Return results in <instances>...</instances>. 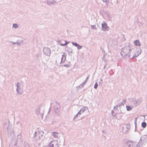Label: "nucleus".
I'll use <instances>...</instances> for the list:
<instances>
[{
    "label": "nucleus",
    "instance_id": "1",
    "mask_svg": "<svg viewBox=\"0 0 147 147\" xmlns=\"http://www.w3.org/2000/svg\"><path fill=\"white\" fill-rule=\"evenodd\" d=\"M134 50L132 49L129 45H126L121 49L120 54L125 59L127 57L128 58H130L133 55Z\"/></svg>",
    "mask_w": 147,
    "mask_h": 147
},
{
    "label": "nucleus",
    "instance_id": "2",
    "mask_svg": "<svg viewBox=\"0 0 147 147\" xmlns=\"http://www.w3.org/2000/svg\"><path fill=\"white\" fill-rule=\"evenodd\" d=\"M147 142V135H143L141 136L139 142L137 144V146L139 147H142Z\"/></svg>",
    "mask_w": 147,
    "mask_h": 147
},
{
    "label": "nucleus",
    "instance_id": "3",
    "mask_svg": "<svg viewBox=\"0 0 147 147\" xmlns=\"http://www.w3.org/2000/svg\"><path fill=\"white\" fill-rule=\"evenodd\" d=\"M20 85L21 84L19 82H18L17 83L16 91L17 94H22L24 92L22 89Z\"/></svg>",
    "mask_w": 147,
    "mask_h": 147
},
{
    "label": "nucleus",
    "instance_id": "4",
    "mask_svg": "<svg viewBox=\"0 0 147 147\" xmlns=\"http://www.w3.org/2000/svg\"><path fill=\"white\" fill-rule=\"evenodd\" d=\"M142 100V98H139L137 100H136L134 98L132 99V102L135 106L139 105L141 102Z\"/></svg>",
    "mask_w": 147,
    "mask_h": 147
},
{
    "label": "nucleus",
    "instance_id": "5",
    "mask_svg": "<svg viewBox=\"0 0 147 147\" xmlns=\"http://www.w3.org/2000/svg\"><path fill=\"white\" fill-rule=\"evenodd\" d=\"M125 147H139L137 146V144H135L134 143L130 141L126 142L125 143Z\"/></svg>",
    "mask_w": 147,
    "mask_h": 147
},
{
    "label": "nucleus",
    "instance_id": "6",
    "mask_svg": "<svg viewBox=\"0 0 147 147\" xmlns=\"http://www.w3.org/2000/svg\"><path fill=\"white\" fill-rule=\"evenodd\" d=\"M44 54L46 55L49 56H50L51 52V50L47 47H45L44 48L43 51Z\"/></svg>",
    "mask_w": 147,
    "mask_h": 147
},
{
    "label": "nucleus",
    "instance_id": "7",
    "mask_svg": "<svg viewBox=\"0 0 147 147\" xmlns=\"http://www.w3.org/2000/svg\"><path fill=\"white\" fill-rule=\"evenodd\" d=\"M55 113H58L60 111V106L57 102H55V105L54 107Z\"/></svg>",
    "mask_w": 147,
    "mask_h": 147
},
{
    "label": "nucleus",
    "instance_id": "8",
    "mask_svg": "<svg viewBox=\"0 0 147 147\" xmlns=\"http://www.w3.org/2000/svg\"><path fill=\"white\" fill-rule=\"evenodd\" d=\"M102 29L104 31H108L109 27L107 26V24L105 22L102 23Z\"/></svg>",
    "mask_w": 147,
    "mask_h": 147
},
{
    "label": "nucleus",
    "instance_id": "9",
    "mask_svg": "<svg viewBox=\"0 0 147 147\" xmlns=\"http://www.w3.org/2000/svg\"><path fill=\"white\" fill-rule=\"evenodd\" d=\"M88 110V107H83L78 112V114H79V115H81L83 113L84 111L86 110Z\"/></svg>",
    "mask_w": 147,
    "mask_h": 147
},
{
    "label": "nucleus",
    "instance_id": "10",
    "mask_svg": "<svg viewBox=\"0 0 147 147\" xmlns=\"http://www.w3.org/2000/svg\"><path fill=\"white\" fill-rule=\"evenodd\" d=\"M66 55L64 53L62 55V58H61V60L60 63H64L66 59Z\"/></svg>",
    "mask_w": 147,
    "mask_h": 147
},
{
    "label": "nucleus",
    "instance_id": "11",
    "mask_svg": "<svg viewBox=\"0 0 147 147\" xmlns=\"http://www.w3.org/2000/svg\"><path fill=\"white\" fill-rule=\"evenodd\" d=\"M44 132L43 131H40V132L38 131V135H39V138L41 139L43 137Z\"/></svg>",
    "mask_w": 147,
    "mask_h": 147
},
{
    "label": "nucleus",
    "instance_id": "12",
    "mask_svg": "<svg viewBox=\"0 0 147 147\" xmlns=\"http://www.w3.org/2000/svg\"><path fill=\"white\" fill-rule=\"evenodd\" d=\"M40 108H39L38 109H37L36 110H35V112H36V114L37 115H40L41 117L42 118H43V115H42V114H40Z\"/></svg>",
    "mask_w": 147,
    "mask_h": 147
},
{
    "label": "nucleus",
    "instance_id": "13",
    "mask_svg": "<svg viewBox=\"0 0 147 147\" xmlns=\"http://www.w3.org/2000/svg\"><path fill=\"white\" fill-rule=\"evenodd\" d=\"M7 130L8 132L11 133H12L13 131V129L12 127L10 125H9L7 127Z\"/></svg>",
    "mask_w": 147,
    "mask_h": 147
},
{
    "label": "nucleus",
    "instance_id": "14",
    "mask_svg": "<svg viewBox=\"0 0 147 147\" xmlns=\"http://www.w3.org/2000/svg\"><path fill=\"white\" fill-rule=\"evenodd\" d=\"M134 45L136 46H140L141 45L140 42L138 40H136L134 42Z\"/></svg>",
    "mask_w": 147,
    "mask_h": 147
},
{
    "label": "nucleus",
    "instance_id": "15",
    "mask_svg": "<svg viewBox=\"0 0 147 147\" xmlns=\"http://www.w3.org/2000/svg\"><path fill=\"white\" fill-rule=\"evenodd\" d=\"M133 107L132 106H126L127 110L128 111H129L131 110Z\"/></svg>",
    "mask_w": 147,
    "mask_h": 147
},
{
    "label": "nucleus",
    "instance_id": "16",
    "mask_svg": "<svg viewBox=\"0 0 147 147\" xmlns=\"http://www.w3.org/2000/svg\"><path fill=\"white\" fill-rule=\"evenodd\" d=\"M54 142L51 141L49 144L48 146V147H53L54 146Z\"/></svg>",
    "mask_w": 147,
    "mask_h": 147
},
{
    "label": "nucleus",
    "instance_id": "17",
    "mask_svg": "<svg viewBox=\"0 0 147 147\" xmlns=\"http://www.w3.org/2000/svg\"><path fill=\"white\" fill-rule=\"evenodd\" d=\"M126 102V100L125 99H123L122 100V101L120 103V105H124Z\"/></svg>",
    "mask_w": 147,
    "mask_h": 147
},
{
    "label": "nucleus",
    "instance_id": "18",
    "mask_svg": "<svg viewBox=\"0 0 147 147\" xmlns=\"http://www.w3.org/2000/svg\"><path fill=\"white\" fill-rule=\"evenodd\" d=\"M126 128L127 130L126 131V132H128L130 128V124L129 123L126 125Z\"/></svg>",
    "mask_w": 147,
    "mask_h": 147
},
{
    "label": "nucleus",
    "instance_id": "19",
    "mask_svg": "<svg viewBox=\"0 0 147 147\" xmlns=\"http://www.w3.org/2000/svg\"><path fill=\"white\" fill-rule=\"evenodd\" d=\"M52 135L54 137H57L58 136V133L56 132H53Z\"/></svg>",
    "mask_w": 147,
    "mask_h": 147
},
{
    "label": "nucleus",
    "instance_id": "20",
    "mask_svg": "<svg viewBox=\"0 0 147 147\" xmlns=\"http://www.w3.org/2000/svg\"><path fill=\"white\" fill-rule=\"evenodd\" d=\"M136 52L137 53V54L139 55L141 53V50L140 49H136Z\"/></svg>",
    "mask_w": 147,
    "mask_h": 147
},
{
    "label": "nucleus",
    "instance_id": "21",
    "mask_svg": "<svg viewBox=\"0 0 147 147\" xmlns=\"http://www.w3.org/2000/svg\"><path fill=\"white\" fill-rule=\"evenodd\" d=\"M146 123L145 122H143L142 123V126L144 128H145L146 126Z\"/></svg>",
    "mask_w": 147,
    "mask_h": 147
},
{
    "label": "nucleus",
    "instance_id": "22",
    "mask_svg": "<svg viewBox=\"0 0 147 147\" xmlns=\"http://www.w3.org/2000/svg\"><path fill=\"white\" fill-rule=\"evenodd\" d=\"M133 54H134V55H132V57H130L131 58H133L137 57L138 56V55L137 54H136V53H134Z\"/></svg>",
    "mask_w": 147,
    "mask_h": 147
},
{
    "label": "nucleus",
    "instance_id": "23",
    "mask_svg": "<svg viewBox=\"0 0 147 147\" xmlns=\"http://www.w3.org/2000/svg\"><path fill=\"white\" fill-rule=\"evenodd\" d=\"M46 1H47V4L49 5H51L54 2V1H49V0H46Z\"/></svg>",
    "mask_w": 147,
    "mask_h": 147
},
{
    "label": "nucleus",
    "instance_id": "24",
    "mask_svg": "<svg viewBox=\"0 0 147 147\" xmlns=\"http://www.w3.org/2000/svg\"><path fill=\"white\" fill-rule=\"evenodd\" d=\"M11 42L12 43L13 45H14L16 44H17L18 45H20V43L18 42V41H17L16 42H14L12 41H11Z\"/></svg>",
    "mask_w": 147,
    "mask_h": 147
},
{
    "label": "nucleus",
    "instance_id": "25",
    "mask_svg": "<svg viewBox=\"0 0 147 147\" xmlns=\"http://www.w3.org/2000/svg\"><path fill=\"white\" fill-rule=\"evenodd\" d=\"M86 83V81H85L84 82H83L82 84L79 86L80 88H82L83 87V86H84V85Z\"/></svg>",
    "mask_w": 147,
    "mask_h": 147
},
{
    "label": "nucleus",
    "instance_id": "26",
    "mask_svg": "<svg viewBox=\"0 0 147 147\" xmlns=\"http://www.w3.org/2000/svg\"><path fill=\"white\" fill-rule=\"evenodd\" d=\"M21 135L20 134L19 135H18L17 136V140H18V139H19L21 141L22 140L21 139Z\"/></svg>",
    "mask_w": 147,
    "mask_h": 147
},
{
    "label": "nucleus",
    "instance_id": "27",
    "mask_svg": "<svg viewBox=\"0 0 147 147\" xmlns=\"http://www.w3.org/2000/svg\"><path fill=\"white\" fill-rule=\"evenodd\" d=\"M104 62L105 63V64L103 68L104 69H105L106 68V65H107V60H104Z\"/></svg>",
    "mask_w": 147,
    "mask_h": 147
},
{
    "label": "nucleus",
    "instance_id": "28",
    "mask_svg": "<svg viewBox=\"0 0 147 147\" xmlns=\"http://www.w3.org/2000/svg\"><path fill=\"white\" fill-rule=\"evenodd\" d=\"M105 14L109 18H110V15L109 13L108 12H105Z\"/></svg>",
    "mask_w": 147,
    "mask_h": 147
},
{
    "label": "nucleus",
    "instance_id": "29",
    "mask_svg": "<svg viewBox=\"0 0 147 147\" xmlns=\"http://www.w3.org/2000/svg\"><path fill=\"white\" fill-rule=\"evenodd\" d=\"M13 27L15 28H17L18 27V25L16 24H14L13 25Z\"/></svg>",
    "mask_w": 147,
    "mask_h": 147
},
{
    "label": "nucleus",
    "instance_id": "30",
    "mask_svg": "<svg viewBox=\"0 0 147 147\" xmlns=\"http://www.w3.org/2000/svg\"><path fill=\"white\" fill-rule=\"evenodd\" d=\"M91 28L92 29L96 30L97 29V28L96 27L95 25H92L91 26Z\"/></svg>",
    "mask_w": 147,
    "mask_h": 147
},
{
    "label": "nucleus",
    "instance_id": "31",
    "mask_svg": "<svg viewBox=\"0 0 147 147\" xmlns=\"http://www.w3.org/2000/svg\"><path fill=\"white\" fill-rule=\"evenodd\" d=\"M77 47L78 50H79L82 48V46L78 44L77 46Z\"/></svg>",
    "mask_w": 147,
    "mask_h": 147
},
{
    "label": "nucleus",
    "instance_id": "32",
    "mask_svg": "<svg viewBox=\"0 0 147 147\" xmlns=\"http://www.w3.org/2000/svg\"><path fill=\"white\" fill-rule=\"evenodd\" d=\"M98 86V84L97 82H96V83L95 84L94 86V88L95 89H97V87Z\"/></svg>",
    "mask_w": 147,
    "mask_h": 147
},
{
    "label": "nucleus",
    "instance_id": "33",
    "mask_svg": "<svg viewBox=\"0 0 147 147\" xmlns=\"http://www.w3.org/2000/svg\"><path fill=\"white\" fill-rule=\"evenodd\" d=\"M72 44H73V45H74L76 47L78 46V45L76 42H72Z\"/></svg>",
    "mask_w": 147,
    "mask_h": 147
},
{
    "label": "nucleus",
    "instance_id": "34",
    "mask_svg": "<svg viewBox=\"0 0 147 147\" xmlns=\"http://www.w3.org/2000/svg\"><path fill=\"white\" fill-rule=\"evenodd\" d=\"M40 54H37L36 55V57L37 58V59H39L40 58H39V56H40Z\"/></svg>",
    "mask_w": 147,
    "mask_h": 147
},
{
    "label": "nucleus",
    "instance_id": "35",
    "mask_svg": "<svg viewBox=\"0 0 147 147\" xmlns=\"http://www.w3.org/2000/svg\"><path fill=\"white\" fill-rule=\"evenodd\" d=\"M59 44L62 46H65V44L62 43L61 42H60Z\"/></svg>",
    "mask_w": 147,
    "mask_h": 147
},
{
    "label": "nucleus",
    "instance_id": "36",
    "mask_svg": "<svg viewBox=\"0 0 147 147\" xmlns=\"http://www.w3.org/2000/svg\"><path fill=\"white\" fill-rule=\"evenodd\" d=\"M79 115V114H78V113L74 117V120L78 116V115Z\"/></svg>",
    "mask_w": 147,
    "mask_h": 147
},
{
    "label": "nucleus",
    "instance_id": "37",
    "mask_svg": "<svg viewBox=\"0 0 147 147\" xmlns=\"http://www.w3.org/2000/svg\"><path fill=\"white\" fill-rule=\"evenodd\" d=\"M137 118H136L135 119V129H136V120H137Z\"/></svg>",
    "mask_w": 147,
    "mask_h": 147
},
{
    "label": "nucleus",
    "instance_id": "38",
    "mask_svg": "<svg viewBox=\"0 0 147 147\" xmlns=\"http://www.w3.org/2000/svg\"><path fill=\"white\" fill-rule=\"evenodd\" d=\"M65 46L67 45L68 44H69L70 42H67L66 40H65Z\"/></svg>",
    "mask_w": 147,
    "mask_h": 147
},
{
    "label": "nucleus",
    "instance_id": "39",
    "mask_svg": "<svg viewBox=\"0 0 147 147\" xmlns=\"http://www.w3.org/2000/svg\"><path fill=\"white\" fill-rule=\"evenodd\" d=\"M63 66H64L66 67H68L69 66V65L68 64H64Z\"/></svg>",
    "mask_w": 147,
    "mask_h": 147
},
{
    "label": "nucleus",
    "instance_id": "40",
    "mask_svg": "<svg viewBox=\"0 0 147 147\" xmlns=\"http://www.w3.org/2000/svg\"><path fill=\"white\" fill-rule=\"evenodd\" d=\"M103 2L106 3L109 2V0H102Z\"/></svg>",
    "mask_w": 147,
    "mask_h": 147
},
{
    "label": "nucleus",
    "instance_id": "41",
    "mask_svg": "<svg viewBox=\"0 0 147 147\" xmlns=\"http://www.w3.org/2000/svg\"><path fill=\"white\" fill-rule=\"evenodd\" d=\"M117 106H115L114 107V109L115 110H117Z\"/></svg>",
    "mask_w": 147,
    "mask_h": 147
},
{
    "label": "nucleus",
    "instance_id": "42",
    "mask_svg": "<svg viewBox=\"0 0 147 147\" xmlns=\"http://www.w3.org/2000/svg\"><path fill=\"white\" fill-rule=\"evenodd\" d=\"M37 132L36 131H35V133L34 134V137L36 136V134H37Z\"/></svg>",
    "mask_w": 147,
    "mask_h": 147
},
{
    "label": "nucleus",
    "instance_id": "43",
    "mask_svg": "<svg viewBox=\"0 0 147 147\" xmlns=\"http://www.w3.org/2000/svg\"><path fill=\"white\" fill-rule=\"evenodd\" d=\"M114 113V110H112L111 111V113H112V115H113V113Z\"/></svg>",
    "mask_w": 147,
    "mask_h": 147
},
{
    "label": "nucleus",
    "instance_id": "44",
    "mask_svg": "<svg viewBox=\"0 0 147 147\" xmlns=\"http://www.w3.org/2000/svg\"><path fill=\"white\" fill-rule=\"evenodd\" d=\"M89 75H88V76L86 78V80H85L86 81H86L87 80H88L89 78Z\"/></svg>",
    "mask_w": 147,
    "mask_h": 147
},
{
    "label": "nucleus",
    "instance_id": "45",
    "mask_svg": "<svg viewBox=\"0 0 147 147\" xmlns=\"http://www.w3.org/2000/svg\"><path fill=\"white\" fill-rule=\"evenodd\" d=\"M116 106H117V107H120L121 105H120V104L118 105H117Z\"/></svg>",
    "mask_w": 147,
    "mask_h": 147
},
{
    "label": "nucleus",
    "instance_id": "46",
    "mask_svg": "<svg viewBox=\"0 0 147 147\" xmlns=\"http://www.w3.org/2000/svg\"><path fill=\"white\" fill-rule=\"evenodd\" d=\"M117 113H116V114L114 115V117H115V116L116 115H117Z\"/></svg>",
    "mask_w": 147,
    "mask_h": 147
},
{
    "label": "nucleus",
    "instance_id": "47",
    "mask_svg": "<svg viewBox=\"0 0 147 147\" xmlns=\"http://www.w3.org/2000/svg\"><path fill=\"white\" fill-rule=\"evenodd\" d=\"M50 108H50V109H49V112H48V113H49V112H50Z\"/></svg>",
    "mask_w": 147,
    "mask_h": 147
},
{
    "label": "nucleus",
    "instance_id": "48",
    "mask_svg": "<svg viewBox=\"0 0 147 147\" xmlns=\"http://www.w3.org/2000/svg\"><path fill=\"white\" fill-rule=\"evenodd\" d=\"M70 53H72V51H71Z\"/></svg>",
    "mask_w": 147,
    "mask_h": 147
},
{
    "label": "nucleus",
    "instance_id": "49",
    "mask_svg": "<svg viewBox=\"0 0 147 147\" xmlns=\"http://www.w3.org/2000/svg\"><path fill=\"white\" fill-rule=\"evenodd\" d=\"M15 146H16V144L15 145Z\"/></svg>",
    "mask_w": 147,
    "mask_h": 147
}]
</instances>
